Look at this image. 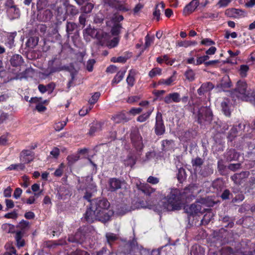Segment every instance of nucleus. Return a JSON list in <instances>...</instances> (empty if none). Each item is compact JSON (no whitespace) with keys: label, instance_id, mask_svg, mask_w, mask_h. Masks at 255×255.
<instances>
[{"label":"nucleus","instance_id":"nucleus-5","mask_svg":"<svg viewBox=\"0 0 255 255\" xmlns=\"http://www.w3.org/2000/svg\"><path fill=\"white\" fill-rule=\"evenodd\" d=\"M78 12V9L75 6L69 4L65 5L64 8L62 7H58L57 8L58 16L63 21L66 20L68 15L74 16Z\"/></svg>","mask_w":255,"mask_h":255},{"label":"nucleus","instance_id":"nucleus-20","mask_svg":"<svg viewBox=\"0 0 255 255\" xmlns=\"http://www.w3.org/2000/svg\"><path fill=\"white\" fill-rule=\"evenodd\" d=\"M137 187L138 190L148 196H150L151 194L155 191V189L152 188L148 183H140L137 185Z\"/></svg>","mask_w":255,"mask_h":255},{"label":"nucleus","instance_id":"nucleus-43","mask_svg":"<svg viewBox=\"0 0 255 255\" xmlns=\"http://www.w3.org/2000/svg\"><path fill=\"white\" fill-rule=\"evenodd\" d=\"M80 156L79 155L76 154H71L69 155L67 157V160L68 161V165L69 166H71L73 165L76 161H77L79 159Z\"/></svg>","mask_w":255,"mask_h":255},{"label":"nucleus","instance_id":"nucleus-35","mask_svg":"<svg viewBox=\"0 0 255 255\" xmlns=\"http://www.w3.org/2000/svg\"><path fill=\"white\" fill-rule=\"evenodd\" d=\"M83 35L85 38H86L88 36H89L92 38H98V32L95 28L87 27L84 30Z\"/></svg>","mask_w":255,"mask_h":255},{"label":"nucleus","instance_id":"nucleus-16","mask_svg":"<svg viewBox=\"0 0 255 255\" xmlns=\"http://www.w3.org/2000/svg\"><path fill=\"white\" fill-rule=\"evenodd\" d=\"M239 156V153L235 149H228L224 154L225 159L228 162L238 160Z\"/></svg>","mask_w":255,"mask_h":255},{"label":"nucleus","instance_id":"nucleus-18","mask_svg":"<svg viewBox=\"0 0 255 255\" xmlns=\"http://www.w3.org/2000/svg\"><path fill=\"white\" fill-rule=\"evenodd\" d=\"M181 101L180 94L177 92H174L166 95L164 98V102L166 104H169L172 102L175 103H179Z\"/></svg>","mask_w":255,"mask_h":255},{"label":"nucleus","instance_id":"nucleus-7","mask_svg":"<svg viewBox=\"0 0 255 255\" xmlns=\"http://www.w3.org/2000/svg\"><path fill=\"white\" fill-rule=\"evenodd\" d=\"M47 69L51 74L65 70L66 67L62 65V59L56 56L48 61Z\"/></svg>","mask_w":255,"mask_h":255},{"label":"nucleus","instance_id":"nucleus-10","mask_svg":"<svg viewBox=\"0 0 255 255\" xmlns=\"http://www.w3.org/2000/svg\"><path fill=\"white\" fill-rule=\"evenodd\" d=\"M126 183L123 179L113 177L110 178L108 181L107 189L109 191L114 192L122 188L123 184Z\"/></svg>","mask_w":255,"mask_h":255},{"label":"nucleus","instance_id":"nucleus-52","mask_svg":"<svg viewBox=\"0 0 255 255\" xmlns=\"http://www.w3.org/2000/svg\"><path fill=\"white\" fill-rule=\"evenodd\" d=\"M232 202L233 203H239L242 202L245 199L244 195L243 192L241 191L238 194L235 195L233 197H232Z\"/></svg>","mask_w":255,"mask_h":255},{"label":"nucleus","instance_id":"nucleus-41","mask_svg":"<svg viewBox=\"0 0 255 255\" xmlns=\"http://www.w3.org/2000/svg\"><path fill=\"white\" fill-rule=\"evenodd\" d=\"M154 110V108H152L150 110H149L146 113H144L140 116H139L137 119L136 121L138 122L142 123L146 121L150 116L151 113H152Z\"/></svg>","mask_w":255,"mask_h":255},{"label":"nucleus","instance_id":"nucleus-9","mask_svg":"<svg viewBox=\"0 0 255 255\" xmlns=\"http://www.w3.org/2000/svg\"><path fill=\"white\" fill-rule=\"evenodd\" d=\"M154 129L155 134L157 136L162 135L165 132L166 128L164 124L162 115L159 112H157L156 113Z\"/></svg>","mask_w":255,"mask_h":255},{"label":"nucleus","instance_id":"nucleus-27","mask_svg":"<svg viewBox=\"0 0 255 255\" xmlns=\"http://www.w3.org/2000/svg\"><path fill=\"white\" fill-rule=\"evenodd\" d=\"M221 255H245V254L240 251H234L230 247H226L222 249Z\"/></svg>","mask_w":255,"mask_h":255},{"label":"nucleus","instance_id":"nucleus-31","mask_svg":"<svg viewBox=\"0 0 255 255\" xmlns=\"http://www.w3.org/2000/svg\"><path fill=\"white\" fill-rule=\"evenodd\" d=\"M230 101L228 99H225L221 104L222 111L224 114L227 117H230L231 111L229 107Z\"/></svg>","mask_w":255,"mask_h":255},{"label":"nucleus","instance_id":"nucleus-36","mask_svg":"<svg viewBox=\"0 0 255 255\" xmlns=\"http://www.w3.org/2000/svg\"><path fill=\"white\" fill-rule=\"evenodd\" d=\"M126 72V70L119 71V72H118V73H117V74L115 75V77L112 81V85L113 86L115 85L120 83L124 78Z\"/></svg>","mask_w":255,"mask_h":255},{"label":"nucleus","instance_id":"nucleus-48","mask_svg":"<svg viewBox=\"0 0 255 255\" xmlns=\"http://www.w3.org/2000/svg\"><path fill=\"white\" fill-rule=\"evenodd\" d=\"M218 169L221 175H225L227 173V167L224 165L222 160H219L217 163Z\"/></svg>","mask_w":255,"mask_h":255},{"label":"nucleus","instance_id":"nucleus-57","mask_svg":"<svg viewBox=\"0 0 255 255\" xmlns=\"http://www.w3.org/2000/svg\"><path fill=\"white\" fill-rule=\"evenodd\" d=\"M212 187L217 191L221 190L223 187V183L221 180H216L212 183Z\"/></svg>","mask_w":255,"mask_h":255},{"label":"nucleus","instance_id":"nucleus-56","mask_svg":"<svg viewBox=\"0 0 255 255\" xmlns=\"http://www.w3.org/2000/svg\"><path fill=\"white\" fill-rule=\"evenodd\" d=\"M238 132V131L237 127L234 126L230 130L228 135V137L231 139V140H232L233 138L237 136Z\"/></svg>","mask_w":255,"mask_h":255},{"label":"nucleus","instance_id":"nucleus-44","mask_svg":"<svg viewBox=\"0 0 255 255\" xmlns=\"http://www.w3.org/2000/svg\"><path fill=\"white\" fill-rule=\"evenodd\" d=\"M212 213L207 212L203 216L201 221V225L206 226L209 224L212 218Z\"/></svg>","mask_w":255,"mask_h":255},{"label":"nucleus","instance_id":"nucleus-12","mask_svg":"<svg viewBox=\"0 0 255 255\" xmlns=\"http://www.w3.org/2000/svg\"><path fill=\"white\" fill-rule=\"evenodd\" d=\"M130 139L136 150L140 151L143 149L142 138L138 131L132 132Z\"/></svg>","mask_w":255,"mask_h":255},{"label":"nucleus","instance_id":"nucleus-8","mask_svg":"<svg viewBox=\"0 0 255 255\" xmlns=\"http://www.w3.org/2000/svg\"><path fill=\"white\" fill-rule=\"evenodd\" d=\"M234 92L237 93L238 97L243 98L246 100L249 97V92L248 90V85L246 82L239 80L236 84V87Z\"/></svg>","mask_w":255,"mask_h":255},{"label":"nucleus","instance_id":"nucleus-32","mask_svg":"<svg viewBox=\"0 0 255 255\" xmlns=\"http://www.w3.org/2000/svg\"><path fill=\"white\" fill-rule=\"evenodd\" d=\"M105 237L107 243L111 248H113L114 243L118 239L117 235L112 233H107L105 235Z\"/></svg>","mask_w":255,"mask_h":255},{"label":"nucleus","instance_id":"nucleus-34","mask_svg":"<svg viewBox=\"0 0 255 255\" xmlns=\"http://www.w3.org/2000/svg\"><path fill=\"white\" fill-rule=\"evenodd\" d=\"M174 145V140L172 139H165L161 141L162 150L163 151H168L173 148Z\"/></svg>","mask_w":255,"mask_h":255},{"label":"nucleus","instance_id":"nucleus-63","mask_svg":"<svg viewBox=\"0 0 255 255\" xmlns=\"http://www.w3.org/2000/svg\"><path fill=\"white\" fill-rule=\"evenodd\" d=\"M135 163L136 160L133 156H128L126 163L128 166H130L132 167L135 164Z\"/></svg>","mask_w":255,"mask_h":255},{"label":"nucleus","instance_id":"nucleus-30","mask_svg":"<svg viewBox=\"0 0 255 255\" xmlns=\"http://www.w3.org/2000/svg\"><path fill=\"white\" fill-rule=\"evenodd\" d=\"M66 30L67 36L70 37L71 35L77 32V25L74 22L67 21Z\"/></svg>","mask_w":255,"mask_h":255},{"label":"nucleus","instance_id":"nucleus-29","mask_svg":"<svg viewBox=\"0 0 255 255\" xmlns=\"http://www.w3.org/2000/svg\"><path fill=\"white\" fill-rule=\"evenodd\" d=\"M111 119L116 124H119L122 122L126 123L129 120V119L123 113H120L113 116Z\"/></svg>","mask_w":255,"mask_h":255},{"label":"nucleus","instance_id":"nucleus-2","mask_svg":"<svg viewBox=\"0 0 255 255\" xmlns=\"http://www.w3.org/2000/svg\"><path fill=\"white\" fill-rule=\"evenodd\" d=\"M165 199L166 201L164 203L163 206L169 211H179L184 206L180 190L179 189L172 188Z\"/></svg>","mask_w":255,"mask_h":255},{"label":"nucleus","instance_id":"nucleus-14","mask_svg":"<svg viewBox=\"0 0 255 255\" xmlns=\"http://www.w3.org/2000/svg\"><path fill=\"white\" fill-rule=\"evenodd\" d=\"M249 175L250 172L248 171H242L240 173L234 174L231 177V179L235 183L239 185L246 181Z\"/></svg>","mask_w":255,"mask_h":255},{"label":"nucleus","instance_id":"nucleus-13","mask_svg":"<svg viewBox=\"0 0 255 255\" xmlns=\"http://www.w3.org/2000/svg\"><path fill=\"white\" fill-rule=\"evenodd\" d=\"M214 88L212 83L208 82L203 83L200 87L197 90V93L199 98H203L206 97L208 93H210Z\"/></svg>","mask_w":255,"mask_h":255},{"label":"nucleus","instance_id":"nucleus-64","mask_svg":"<svg viewBox=\"0 0 255 255\" xmlns=\"http://www.w3.org/2000/svg\"><path fill=\"white\" fill-rule=\"evenodd\" d=\"M72 255H90L88 252L81 249H76L72 252Z\"/></svg>","mask_w":255,"mask_h":255},{"label":"nucleus","instance_id":"nucleus-54","mask_svg":"<svg viewBox=\"0 0 255 255\" xmlns=\"http://www.w3.org/2000/svg\"><path fill=\"white\" fill-rule=\"evenodd\" d=\"M161 72L162 69L161 68L158 67L154 68L149 71L148 76L151 78H152L157 75H160L161 74Z\"/></svg>","mask_w":255,"mask_h":255},{"label":"nucleus","instance_id":"nucleus-62","mask_svg":"<svg viewBox=\"0 0 255 255\" xmlns=\"http://www.w3.org/2000/svg\"><path fill=\"white\" fill-rule=\"evenodd\" d=\"M154 39V37H150L148 34H147L145 37V48H148L151 45V44L153 42Z\"/></svg>","mask_w":255,"mask_h":255},{"label":"nucleus","instance_id":"nucleus-45","mask_svg":"<svg viewBox=\"0 0 255 255\" xmlns=\"http://www.w3.org/2000/svg\"><path fill=\"white\" fill-rule=\"evenodd\" d=\"M119 41L120 37L119 36H115L107 42V45L108 48H113L118 46Z\"/></svg>","mask_w":255,"mask_h":255},{"label":"nucleus","instance_id":"nucleus-50","mask_svg":"<svg viewBox=\"0 0 255 255\" xmlns=\"http://www.w3.org/2000/svg\"><path fill=\"white\" fill-rule=\"evenodd\" d=\"M184 75L186 79L190 82L193 81L195 80V74L192 69L187 70L185 72Z\"/></svg>","mask_w":255,"mask_h":255},{"label":"nucleus","instance_id":"nucleus-59","mask_svg":"<svg viewBox=\"0 0 255 255\" xmlns=\"http://www.w3.org/2000/svg\"><path fill=\"white\" fill-rule=\"evenodd\" d=\"M67 122L65 121H63L61 122H58L56 123L54 126V128L56 131H59L65 127L66 125Z\"/></svg>","mask_w":255,"mask_h":255},{"label":"nucleus","instance_id":"nucleus-60","mask_svg":"<svg viewBox=\"0 0 255 255\" xmlns=\"http://www.w3.org/2000/svg\"><path fill=\"white\" fill-rule=\"evenodd\" d=\"M232 86V82L230 79L227 81H222L220 83V87L223 90H225L226 89L229 88Z\"/></svg>","mask_w":255,"mask_h":255},{"label":"nucleus","instance_id":"nucleus-11","mask_svg":"<svg viewBox=\"0 0 255 255\" xmlns=\"http://www.w3.org/2000/svg\"><path fill=\"white\" fill-rule=\"evenodd\" d=\"M202 207L198 204H192L189 206L184 208L185 212L188 215V220L189 223H190L191 218L194 217L199 213H201Z\"/></svg>","mask_w":255,"mask_h":255},{"label":"nucleus","instance_id":"nucleus-33","mask_svg":"<svg viewBox=\"0 0 255 255\" xmlns=\"http://www.w3.org/2000/svg\"><path fill=\"white\" fill-rule=\"evenodd\" d=\"M190 254L191 255H204V251L200 246L195 244L191 248Z\"/></svg>","mask_w":255,"mask_h":255},{"label":"nucleus","instance_id":"nucleus-26","mask_svg":"<svg viewBox=\"0 0 255 255\" xmlns=\"http://www.w3.org/2000/svg\"><path fill=\"white\" fill-rule=\"evenodd\" d=\"M165 7V5L163 1L156 4L153 12V15L157 21L160 20L161 10L163 11Z\"/></svg>","mask_w":255,"mask_h":255},{"label":"nucleus","instance_id":"nucleus-47","mask_svg":"<svg viewBox=\"0 0 255 255\" xmlns=\"http://www.w3.org/2000/svg\"><path fill=\"white\" fill-rule=\"evenodd\" d=\"M222 221L223 223H227L226 225H225V227L227 228H232L234 226V223L232 219L228 216H226L222 219Z\"/></svg>","mask_w":255,"mask_h":255},{"label":"nucleus","instance_id":"nucleus-4","mask_svg":"<svg viewBox=\"0 0 255 255\" xmlns=\"http://www.w3.org/2000/svg\"><path fill=\"white\" fill-rule=\"evenodd\" d=\"M87 230V227H80L75 234L68 236V241L77 245H82L86 241Z\"/></svg>","mask_w":255,"mask_h":255},{"label":"nucleus","instance_id":"nucleus-46","mask_svg":"<svg viewBox=\"0 0 255 255\" xmlns=\"http://www.w3.org/2000/svg\"><path fill=\"white\" fill-rule=\"evenodd\" d=\"M25 168L23 163L12 164L10 165L7 169L8 170H23Z\"/></svg>","mask_w":255,"mask_h":255},{"label":"nucleus","instance_id":"nucleus-24","mask_svg":"<svg viewBox=\"0 0 255 255\" xmlns=\"http://www.w3.org/2000/svg\"><path fill=\"white\" fill-rule=\"evenodd\" d=\"M191 163L194 171L195 172H197L204 163V159L197 156L195 158H193L191 160Z\"/></svg>","mask_w":255,"mask_h":255},{"label":"nucleus","instance_id":"nucleus-37","mask_svg":"<svg viewBox=\"0 0 255 255\" xmlns=\"http://www.w3.org/2000/svg\"><path fill=\"white\" fill-rule=\"evenodd\" d=\"M176 72L174 71L173 74L167 79H161L158 82V85H165L166 86H170L172 83L175 80L176 77L174 75Z\"/></svg>","mask_w":255,"mask_h":255},{"label":"nucleus","instance_id":"nucleus-23","mask_svg":"<svg viewBox=\"0 0 255 255\" xmlns=\"http://www.w3.org/2000/svg\"><path fill=\"white\" fill-rule=\"evenodd\" d=\"M103 124L100 122L93 123L90 125V129L87 134L90 136H93L95 133L102 130Z\"/></svg>","mask_w":255,"mask_h":255},{"label":"nucleus","instance_id":"nucleus-55","mask_svg":"<svg viewBox=\"0 0 255 255\" xmlns=\"http://www.w3.org/2000/svg\"><path fill=\"white\" fill-rule=\"evenodd\" d=\"M94 7V4L91 2H88L82 7L84 13L87 14L90 13Z\"/></svg>","mask_w":255,"mask_h":255},{"label":"nucleus","instance_id":"nucleus-17","mask_svg":"<svg viewBox=\"0 0 255 255\" xmlns=\"http://www.w3.org/2000/svg\"><path fill=\"white\" fill-rule=\"evenodd\" d=\"M52 16V12L49 9L38 11L37 18L38 20L45 22L49 20Z\"/></svg>","mask_w":255,"mask_h":255},{"label":"nucleus","instance_id":"nucleus-1","mask_svg":"<svg viewBox=\"0 0 255 255\" xmlns=\"http://www.w3.org/2000/svg\"><path fill=\"white\" fill-rule=\"evenodd\" d=\"M110 203L104 198L92 200L89 208L84 215V220L88 223L99 221L106 223L110 220L113 212L109 210Z\"/></svg>","mask_w":255,"mask_h":255},{"label":"nucleus","instance_id":"nucleus-39","mask_svg":"<svg viewBox=\"0 0 255 255\" xmlns=\"http://www.w3.org/2000/svg\"><path fill=\"white\" fill-rule=\"evenodd\" d=\"M135 74V71L131 69L129 71L128 75L126 81L128 85L130 87H132L135 82L134 76Z\"/></svg>","mask_w":255,"mask_h":255},{"label":"nucleus","instance_id":"nucleus-61","mask_svg":"<svg viewBox=\"0 0 255 255\" xmlns=\"http://www.w3.org/2000/svg\"><path fill=\"white\" fill-rule=\"evenodd\" d=\"M241 168V164L240 163H231L228 166V168L229 170L234 172L240 169Z\"/></svg>","mask_w":255,"mask_h":255},{"label":"nucleus","instance_id":"nucleus-6","mask_svg":"<svg viewBox=\"0 0 255 255\" xmlns=\"http://www.w3.org/2000/svg\"><path fill=\"white\" fill-rule=\"evenodd\" d=\"M197 188V186L195 184H190L180 190L181 197L184 205L195 198L194 193Z\"/></svg>","mask_w":255,"mask_h":255},{"label":"nucleus","instance_id":"nucleus-58","mask_svg":"<svg viewBox=\"0 0 255 255\" xmlns=\"http://www.w3.org/2000/svg\"><path fill=\"white\" fill-rule=\"evenodd\" d=\"M101 94L99 92H95L89 100V103L91 105H94L98 100Z\"/></svg>","mask_w":255,"mask_h":255},{"label":"nucleus","instance_id":"nucleus-38","mask_svg":"<svg viewBox=\"0 0 255 255\" xmlns=\"http://www.w3.org/2000/svg\"><path fill=\"white\" fill-rule=\"evenodd\" d=\"M39 37L38 36H31L27 40L26 45L27 47L33 48L38 43Z\"/></svg>","mask_w":255,"mask_h":255},{"label":"nucleus","instance_id":"nucleus-40","mask_svg":"<svg viewBox=\"0 0 255 255\" xmlns=\"http://www.w3.org/2000/svg\"><path fill=\"white\" fill-rule=\"evenodd\" d=\"M187 175L185 170L183 167L178 169L177 178L179 183H182L186 179Z\"/></svg>","mask_w":255,"mask_h":255},{"label":"nucleus","instance_id":"nucleus-19","mask_svg":"<svg viewBox=\"0 0 255 255\" xmlns=\"http://www.w3.org/2000/svg\"><path fill=\"white\" fill-rule=\"evenodd\" d=\"M16 35V31L6 33L4 44L9 48H11L14 46V38Z\"/></svg>","mask_w":255,"mask_h":255},{"label":"nucleus","instance_id":"nucleus-51","mask_svg":"<svg viewBox=\"0 0 255 255\" xmlns=\"http://www.w3.org/2000/svg\"><path fill=\"white\" fill-rule=\"evenodd\" d=\"M65 168V165L63 163H60L58 167L56 169L53 174L56 177H60L62 176L63 174L64 169Z\"/></svg>","mask_w":255,"mask_h":255},{"label":"nucleus","instance_id":"nucleus-42","mask_svg":"<svg viewBox=\"0 0 255 255\" xmlns=\"http://www.w3.org/2000/svg\"><path fill=\"white\" fill-rule=\"evenodd\" d=\"M49 0H37V9L38 11L42 10L45 8L49 5Z\"/></svg>","mask_w":255,"mask_h":255},{"label":"nucleus","instance_id":"nucleus-15","mask_svg":"<svg viewBox=\"0 0 255 255\" xmlns=\"http://www.w3.org/2000/svg\"><path fill=\"white\" fill-rule=\"evenodd\" d=\"M34 153L30 150L23 149L20 153V159L23 164H27L32 161Z\"/></svg>","mask_w":255,"mask_h":255},{"label":"nucleus","instance_id":"nucleus-21","mask_svg":"<svg viewBox=\"0 0 255 255\" xmlns=\"http://www.w3.org/2000/svg\"><path fill=\"white\" fill-rule=\"evenodd\" d=\"M6 13L8 17L11 20L18 18L20 15V10L17 5L7 9Z\"/></svg>","mask_w":255,"mask_h":255},{"label":"nucleus","instance_id":"nucleus-22","mask_svg":"<svg viewBox=\"0 0 255 255\" xmlns=\"http://www.w3.org/2000/svg\"><path fill=\"white\" fill-rule=\"evenodd\" d=\"M200 2L198 0H192L187 4L183 9V12L185 14H190L197 8L199 5Z\"/></svg>","mask_w":255,"mask_h":255},{"label":"nucleus","instance_id":"nucleus-49","mask_svg":"<svg viewBox=\"0 0 255 255\" xmlns=\"http://www.w3.org/2000/svg\"><path fill=\"white\" fill-rule=\"evenodd\" d=\"M122 25L120 23L115 24L111 29V34L113 36H117L119 35L121 32Z\"/></svg>","mask_w":255,"mask_h":255},{"label":"nucleus","instance_id":"nucleus-53","mask_svg":"<svg viewBox=\"0 0 255 255\" xmlns=\"http://www.w3.org/2000/svg\"><path fill=\"white\" fill-rule=\"evenodd\" d=\"M249 67L247 65H241L239 69L240 75L242 77H246Z\"/></svg>","mask_w":255,"mask_h":255},{"label":"nucleus","instance_id":"nucleus-25","mask_svg":"<svg viewBox=\"0 0 255 255\" xmlns=\"http://www.w3.org/2000/svg\"><path fill=\"white\" fill-rule=\"evenodd\" d=\"M197 172L202 177H206L213 173L214 169L211 165L207 164L201 167Z\"/></svg>","mask_w":255,"mask_h":255},{"label":"nucleus","instance_id":"nucleus-3","mask_svg":"<svg viewBox=\"0 0 255 255\" xmlns=\"http://www.w3.org/2000/svg\"><path fill=\"white\" fill-rule=\"evenodd\" d=\"M195 121L200 125H203L205 122H210L212 120L213 113L211 109L207 106H202L197 112L194 113Z\"/></svg>","mask_w":255,"mask_h":255},{"label":"nucleus","instance_id":"nucleus-28","mask_svg":"<svg viewBox=\"0 0 255 255\" xmlns=\"http://www.w3.org/2000/svg\"><path fill=\"white\" fill-rule=\"evenodd\" d=\"M24 62L23 59L19 54H14L10 59V63L13 67L20 66Z\"/></svg>","mask_w":255,"mask_h":255}]
</instances>
